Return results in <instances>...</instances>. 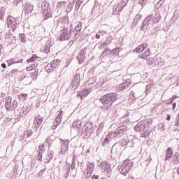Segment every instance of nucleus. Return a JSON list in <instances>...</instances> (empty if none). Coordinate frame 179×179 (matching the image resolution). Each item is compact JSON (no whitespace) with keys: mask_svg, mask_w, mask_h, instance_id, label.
Returning a JSON list of instances; mask_svg holds the SVG:
<instances>
[{"mask_svg":"<svg viewBox=\"0 0 179 179\" xmlns=\"http://www.w3.org/2000/svg\"><path fill=\"white\" fill-rule=\"evenodd\" d=\"M76 9L78 10V9H79V8L80 7V1H77L76 3Z\"/></svg>","mask_w":179,"mask_h":179,"instance_id":"338daca9","label":"nucleus"},{"mask_svg":"<svg viewBox=\"0 0 179 179\" xmlns=\"http://www.w3.org/2000/svg\"><path fill=\"white\" fill-rule=\"evenodd\" d=\"M164 3V1L163 0H159L157 4H156V6L157 8H160V6H162V5H163Z\"/></svg>","mask_w":179,"mask_h":179,"instance_id":"052dcab7","label":"nucleus"},{"mask_svg":"<svg viewBox=\"0 0 179 179\" xmlns=\"http://www.w3.org/2000/svg\"><path fill=\"white\" fill-rule=\"evenodd\" d=\"M92 13H94V15H99L101 13V6H100V3L99 1H95V4L94 8L92 10Z\"/></svg>","mask_w":179,"mask_h":179,"instance_id":"ddd939ff","label":"nucleus"},{"mask_svg":"<svg viewBox=\"0 0 179 179\" xmlns=\"http://www.w3.org/2000/svg\"><path fill=\"white\" fill-rule=\"evenodd\" d=\"M131 94H133L136 99H139V97L142 96V94H141V92L136 90L132 91Z\"/></svg>","mask_w":179,"mask_h":179,"instance_id":"c03bdc74","label":"nucleus"},{"mask_svg":"<svg viewBox=\"0 0 179 179\" xmlns=\"http://www.w3.org/2000/svg\"><path fill=\"white\" fill-rule=\"evenodd\" d=\"M110 139H111V138H110V136L108 134V136H106V137L104 138V140L101 143L102 146H106V145H107V143H109Z\"/></svg>","mask_w":179,"mask_h":179,"instance_id":"c9c22d12","label":"nucleus"},{"mask_svg":"<svg viewBox=\"0 0 179 179\" xmlns=\"http://www.w3.org/2000/svg\"><path fill=\"white\" fill-rule=\"evenodd\" d=\"M93 128V123L92 122H87L86 124L84 125L83 129L82 131L83 134H86L89 132Z\"/></svg>","mask_w":179,"mask_h":179,"instance_id":"aec40b11","label":"nucleus"},{"mask_svg":"<svg viewBox=\"0 0 179 179\" xmlns=\"http://www.w3.org/2000/svg\"><path fill=\"white\" fill-rule=\"evenodd\" d=\"M160 19H162L160 13H156L155 15H153V14L150 15L143 20L141 26V30L143 31L148 29V26H150V24L159 23V22H160Z\"/></svg>","mask_w":179,"mask_h":179,"instance_id":"f03ea898","label":"nucleus"},{"mask_svg":"<svg viewBox=\"0 0 179 179\" xmlns=\"http://www.w3.org/2000/svg\"><path fill=\"white\" fill-rule=\"evenodd\" d=\"M19 38L21 43H26V38L24 37V34H20Z\"/></svg>","mask_w":179,"mask_h":179,"instance_id":"603ef678","label":"nucleus"},{"mask_svg":"<svg viewBox=\"0 0 179 179\" xmlns=\"http://www.w3.org/2000/svg\"><path fill=\"white\" fill-rule=\"evenodd\" d=\"M34 8V7L33 6V5H31L29 3H26L24 7L25 13H27V15H29V13H31V12H33Z\"/></svg>","mask_w":179,"mask_h":179,"instance_id":"393cba45","label":"nucleus"},{"mask_svg":"<svg viewBox=\"0 0 179 179\" xmlns=\"http://www.w3.org/2000/svg\"><path fill=\"white\" fill-rule=\"evenodd\" d=\"M62 110H60L56 117L55 122L52 126V129H56L57 127L61 124V120H62Z\"/></svg>","mask_w":179,"mask_h":179,"instance_id":"f8f14e48","label":"nucleus"},{"mask_svg":"<svg viewBox=\"0 0 179 179\" xmlns=\"http://www.w3.org/2000/svg\"><path fill=\"white\" fill-rule=\"evenodd\" d=\"M69 173H71V166L69 165V164H67L66 168V177L69 176Z\"/></svg>","mask_w":179,"mask_h":179,"instance_id":"864d4df0","label":"nucleus"},{"mask_svg":"<svg viewBox=\"0 0 179 179\" xmlns=\"http://www.w3.org/2000/svg\"><path fill=\"white\" fill-rule=\"evenodd\" d=\"M80 54L83 55L84 58H86V55H87V48L82 49Z\"/></svg>","mask_w":179,"mask_h":179,"instance_id":"de8ad7c7","label":"nucleus"},{"mask_svg":"<svg viewBox=\"0 0 179 179\" xmlns=\"http://www.w3.org/2000/svg\"><path fill=\"white\" fill-rule=\"evenodd\" d=\"M117 99L118 96H117L115 94L109 93L101 97L99 101L103 104L105 111H107L108 110H111V107H113V103H114V101H117Z\"/></svg>","mask_w":179,"mask_h":179,"instance_id":"f257e3e1","label":"nucleus"},{"mask_svg":"<svg viewBox=\"0 0 179 179\" xmlns=\"http://www.w3.org/2000/svg\"><path fill=\"white\" fill-rule=\"evenodd\" d=\"M74 30H76V31H80V30H82V22H80L77 24Z\"/></svg>","mask_w":179,"mask_h":179,"instance_id":"09e8293b","label":"nucleus"},{"mask_svg":"<svg viewBox=\"0 0 179 179\" xmlns=\"http://www.w3.org/2000/svg\"><path fill=\"white\" fill-rule=\"evenodd\" d=\"M110 54H111V49L108 48L102 52L100 58H106V57H108V55H110Z\"/></svg>","mask_w":179,"mask_h":179,"instance_id":"c85d7f7f","label":"nucleus"},{"mask_svg":"<svg viewBox=\"0 0 179 179\" xmlns=\"http://www.w3.org/2000/svg\"><path fill=\"white\" fill-rule=\"evenodd\" d=\"M73 128L76 129H79L82 127V122L80 120H76L73 122Z\"/></svg>","mask_w":179,"mask_h":179,"instance_id":"2f4dec72","label":"nucleus"},{"mask_svg":"<svg viewBox=\"0 0 179 179\" xmlns=\"http://www.w3.org/2000/svg\"><path fill=\"white\" fill-rule=\"evenodd\" d=\"M52 44V41H51V40H48L43 49V52H45L46 54L50 52V48H51Z\"/></svg>","mask_w":179,"mask_h":179,"instance_id":"5701e85b","label":"nucleus"},{"mask_svg":"<svg viewBox=\"0 0 179 179\" xmlns=\"http://www.w3.org/2000/svg\"><path fill=\"white\" fill-rule=\"evenodd\" d=\"M85 58L80 53L77 57V59L79 62V64H83V62L85 61Z\"/></svg>","mask_w":179,"mask_h":179,"instance_id":"a18cd8bd","label":"nucleus"},{"mask_svg":"<svg viewBox=\"0 0 179 179\" xmlns=\"http://www.w3.org/2000/svg\"><path fill=\"white\" fill-rule=\"evenodd\" d=\"M110 44H111V40L110 38H107L102 43H101V48H106Z\"/></svg>","mask_w":179,"mask_h":179,"instance_id":"7c9ffc66","label":"nucleus"},{"mask_svg":"<svg viewBox=\"0 0 179 179\" xmlns=\"http://www.w3.org/2000/svg\"><path fill=\"white\" fill-rule=\"evenodd\" d=\"M80 82V76L79 74H76L71 82L72 87L73 89H78V87H79Z\"/></svg>","mask_w":179,"mask_h":179,"instance_id":"4468645a","label":"nucleus"},{"mask_svg":"<svg viewBox=\"0 0 179 179\" xmlns=\"http://www.w3.org/2000/svg\"><path fill=\"white\" fill-rule=\"evenodd\" d=\"M134 167V162L131 161H124L122 165L117 166V170L120 171V174L122 176H127L131 169Z\"/></svg>","mask_w":179,"mask_h":179,"instance_id":"39448f33","label":"nucleus"},{"mask_svg":"<svg viewBox=\"0 0 179 179\" xmlns=\"http://www.w3.org/2000/svg\"><path fill=\"white\" fill-rule=\"evenodd\" d=\"M12 99H7L6 100V103H5V107L7 111H12V107H11V102Z\"/></svg>","mask_w":179,"mask_h":179,"instance_id":"c756f323","label":"nucleus"},{"mask_svg":"<svg viewBox=\"0 0 179 179\" xmlns=\"http://www.w3.org/2000/svg\"><path fill=\"white\" fill-rule=\"evenodd\" d=\"M176 125L177 127H179V114L177 115L176 117Z\"/></svg>","mask_w":179,"mask_h":179,"instance_id":"774afa93","label":"nucleus"},{"mask_svg":"<svg viewBox=\"0 0 179 179\" xmlns=\"http://www.w3.org/2000/svg\"><path fill=\"white\" fill-rule=\"evenodd\" d=\"M18 97L22 101H25V100H27L28 95L27 94H20Z\"/></svg>","mask_w":179,"mask_h":179,"instance_id":"58836bf2","label":"nucleus"},{"mask_svg":"<svg viewBox=\"0 0 179 179\" xmlns=\"http://www.w3.org/2000/svg\"><path fill=\"white\" fill-rule=\"evenodd\" d=\"M146 48H148V43H143L138 45L135 50H134L133 52H143Z\"/></svg>","mask_w":179,"mask_h":179,"instance_id":"a211bd4d","label":"nucleus"},{"mask_svg":"<svg viewBox=\"0 0 179 179\" xmlns=\"http://www.w3.org/2000/svg\"><path fill=\"white\" fill-rule=\"evenodd\" d=\"M128 1L129 0H122L120 3L123 8H124V6H127V3H128Z\"/></svg>","mask_w":179,"mask_h":179,"instance_id":"4d7b16f0","label":"nucleus"},{"mask_svg":"<svg viewBox=\"0 0 179 179\" xmlns=\"http://www.w3.org/2000/svg\"><path fill=\"white\" fill-rule=\"evenodd\" d=\"M87 174H93V171H94V163L87 162Z\"/></svg>","mask_w":179,"mask_h":179,"instance_id":"6ab92c4d","label":"nucleus"},{"mask_svg":"<svg viewBox=\"0 0 179 179\" xmlns=\"http://www.w3.org/2000/svg\"><path fill=\"white\" fill-rule=\"evenodd\" d=\"M128 129L127 126H120L117 127L114 131H109L108 136L111 139H115V138H121Z\"/></svg>","mask_w":179,"mask_h":179,"instance_id":"423d86ee","label":"nucleus"},{"mask_svg":"<svg viewBox=\"0 0 179 179\" xmlns=\"http://www.w3.org/2000/svg\"><path fill=\"white\" fill-rule=\"evenodd\" d=\"M129 87H131L129 80H128V81L123 83L119 85V89H120V90H128Z\"/></svg>","mask_w":179,"mask_h":179,"instance_id":"4be33fe9","label":"nucleus"},{"mask_svg":"<svg viewBox=\"0 0 179 179\" xmlns=\"http://www.w3.org/2000/svg\"><path fill=\"white\" fill-rule=\"evenodd\" d=\"M31 135H33V131L30 129H28L24 131V138H30Z\"/></svg>","mask_w":179,"mask_h":179,"instance_id":"72a5a7b5","label":"nucleus"},{"mask_svg":"<svg viewBox=\"0 0 179 179\" xmlns=\"http://www.w3.org/2000/svg\"><path fill=\"white\" fill-rule=\"evenodd\" d=\"M92 92V88H87L85 90H82L78 92L77 96L80 97L81 100H83L87 95Z\"/></svg>","mask_w":179,"mask_h":179,"instance_id":"9b49d317","label":"nucleus"},{"mask_svg":"<svg viewBox=\"0 0 179 179\" xmlns=\"http://www.w3.org/2000/svg\"><path fill=\"white\" fill-rule=\"evenodd\" d=\"M141 17H142L141 15H136L134 19L133 23L134 24H138V23H139V20H141Z\"/></svg>","mask_w":179,"mask_h":179,"instance_id":"ea45409f","label":"nucleus"},{"mask_svg":"<svg viewBox=\"0 0 179 179\" xmlns=\"http://www.w3.org/2000/svg\"><path fill=\"white\" fill-rule=\"evenodd\" d=\"M22 61H23V59L19 60L18 62H15V60H13V59H10L8 60H7V63L8 66H10V65L13 64H17L19 62H22Z\"/></svg>","mask_w":179,"mask_h":179,"instance_id":"4c0bfd02","label":"nucleus"},{"mask_svg":"<svg viewBox=\"0 0 179 179\" xmlns=\"http://www.w3.org/2000/svg\"><path fill=\"white\" fill-rule=\"evenodd\" d=\"M73 5H75V1H73L71 3L69 4V6H67V9L69 10H72V7L73 6Z\"/></svg>","mask_w":179,"mask_h":179,"instance_id":"0e129e2a","label":"nucleus"},{"mask_svg":"<svg viewBox=\"0 0 179 179\" xmlns=\"http://www.w3.org/2000/svg\"><path fill=\"white\" fill-rule=\"evenodd\" d=\"M16 107H17V101L15 100L11 103V110H13L14 109L15 114H16V115H17V114H19V113H17V110H16Z\"/></svg>","mask_w":179,"mask_h":179,"instance_id":"473e14b6","label":"nucleus"},{"mask_svg":"<svg viewBox=\"0 0 179 179\" xmlns=\"http://www.w3.org/2000/svg\"><path fill=\"white\" fill-rule=\"evenodd\" d=\"M152 87H153V84H148V85H146L145 87V94L146 96H148V94H149L150 93V89H152Z\"/></svg>","mask_w":179,"mask_h":179,"instance_id":"f704fd0d","label":"nucleus"},{"mask_svg":"<svg viewBox=\"0 0 179 179\" xmlns=\"http://www.w3.org/2000/svg\"><path fill=\"white\" fill-rule=\"evenodd\" d=\"M36 159V160H38L39 162H41V160H43V154L38 153Z\"/></svg>","mask_w":179,"mask_h":179,"instance_id":"bf43d9fd","label":"nucleus"},{"mask_svg":"<svg viewBox=\"0 0 179 179\" xmlns=\"http://www.w3.org/2000/svg\"><path fill=\"white\" fill-rule=\"evenodd\" d=\"M129 142V139H123L121 141V146H128V143Z\"/></svg>","mask_w":179,"mask_h":179,"instance_id":"3c124183","label":"nucleus"},{"mask_svg":"<svg viewBox=\"0 0 179 179\" xmlns=\"http://www.w3.org/2000/svg\"><path fill=\"white\" fill-rule=\"evenodd\" d=\"M62 142V155H64V153L68 152V145H69V141L68 140H61Z\"/></svg>","mask_w":179,"mask_h":179,"instance_id":"dca6fc26","label":"nucleus"},{"mask_svg":"<svg viewBox=\"0 0 179 179\" xmlns=\"http://www.w3.org/2000/svg\"><path fill=\"white\" fill-rule=\"evenodd\" d=\"M31 108H29V106H24L22 108L20 113H19L20 117H23V115H27L28 113H30Z\"/></svg>","mask_w":179,"mask_h":179,"instance_id":"a878e982","label":"nucleus"},{"mask_svg":"<svg viewBox=\"0 0 179 179\" xmlns=\"http://www.w3.org/2000/svg\"><path fill=\"white\" fill-rule=\"evenodd\" d=\"M76 157H73V162L71 163V170H74L75 167H76Z\"/></svg>","mask_w":179,"mask_h":179,"instance_id":"49530a36","label":"nucleus"},{"mask_svg":"<svg viewBox=\"0 0 179 179\" xmlns=\"http://www.w3.org/2000/svg\"><path fill=\"white\" fill-rule=\"evenodd\" d=\"M173 153H174V151L173 150V148L170 147L166 150V155L167 156H173Z\"/></svg>","mask_w":179,"mask_h":179,"instance_id":"37998d69","label":"nucleus"},{"mask_svg":"<svg viewBox=\"0 0 179 179\" xmlns=\"http://www.w3.org/2000/svg\"><path fill=\"white\" fill-rule=\"evenodd\" d=\"M122 145L120 144L116 143L112 147V152H115V153H121Z\"/></svg>","mask_w":179,"mask_h":179,"instance_id":"b1692460","label":"nucleus"},{"mask_svg":"<svg viewBox=\"0 0 179 179\" xmlns=\"http://www.w3.org/2000/svg\"><path fill=\"white\" fill-rule=\"evenodd\" d=\"M152 62H153L155 66H162V65L164 64V61H163V59L157 57H154Z\"/></svg>","mask_w":179,"mask_h":179,"instance_id":"f3484780","label":"nucleus"},{"mask_svg":"<svg viewBox=\"0 0 179 179\" xmlns=\"http://www.w3.org/2000/svg\"><path fill=\"white\" fill-rule=\"evenodd\" d=\"M32 76H37L38 75V69H35L34 71L31 73Z\"/></svg>","mask_w":179,"mask_h":179,"instance_id":"680f3d73","label":"nucleus"},{"mask_svg":"<svg viewBox=\"0 0 179 179\" xmlns=\"http://www.w3.org/2000/svg\"><path fill=\"white\" fill-rule=\"evenodd\" d=\"M103 129H104V123L101 122L99 124L98 129L96 130V136H101V134H103Z\"/></svg>","mask_w":179,"mask_h":179,"instance_id":"bb28decb","label":"nucleus"},{"mask_svg":"<svg viewBox=\"0 0 179 179\" xmlns=\"http://www.w3.org/2000/svg\"><path fill=\"white\" fill-rule=\"evenodd\" d=\"M53 157H54V154H52V152H50L46 163H50V162H51V160H52Z\"/></svg>","mask_w":179,"mask_h":179,"instance_id":"6e6d98bb","label":"nucleus"},{"mask_svg":"<svg viewBox=\"0 0 179 179\" xmlns=\"http://www.w3.org/2000/svg\"><path fill=\"white\" fill-rule=\"evenodd\" d=\"M145 127H149V125H152V123L153 122L152 121V119H147L145 120L142 121Z\"/></svg>","mask_w":179,"mask_h":179,"instance_id":"79ce46f5","label":"nucleus"},{"mask_svg":"<svg viewBox=\"0 0 179 179\" xmlns=\"http://www.w3.org/2000/svg\"><path fill=\"white\" fill-rule=\"evenodd\" d=\"M20 23V18L16 17L15 18L13 16H8L7 17V25L8 27H11L13 31L17 27V24Z\"/></svg>","mask_w":179,"mask_h":179,"instance_id":"6e6552de","label":"nucleus"},{"mask_svg":"<svg viewBox=\"0 0 179 179\" xmlns=\"http://www.w3.org/2000/svg\"><path fill=\"white\" fill-rule=\"evenodd\" d=\"M71 33H72V29L64 27V29L60 31L59 40L60 41H65L71 38Z\"/></svg>","mask_w":179,"mask_h":179,"instance_id":"0eeeda50","label":"nucleus"},{"mask_svg":"<svg viewBox=\"0 0 179 179\" xmlns=\"http://www.w3.org/2000/svg\"><path fill=\"white\" fill-rule=\"evenodd\" d=\"M60 62H61V61L58 59L53 60L52 62H51L50 64H48L47 65V66L45 67V71L48 73L51 72V71H53L54 69H55L58 68V66H59Z\"/></svg>","mask_w":179,"mask_h":179,"instance_id":"1a4fd4ad","label":"nucleus"},{"mask_svg":"<svg viewBox=\"0 0 179 179\" xmlns=\"http://www.w3.org/2000/svg\"><path fill=\"white\" fill-rule=\"evenodd\" d=\"M95 82H96V80L93 78H90L89 80L87 82V85H89L88 89H92V86H93Z\"/></svg>","mask_w":179,"mask_h":179,"instance_id":"a19ab883","label":"nucleus"},{"mask_svg":"<svg viewBox=\"0 0 179 179\" xmlns=\"http://www.w3.org/2000/svg\"><path fill=\"white\" fill-rule=\"evenodd\" d=\"M158 130L160 131V132H164V131H166V124H164V123H160L158 126Z\"/></svg>","mask_w":179,"mask_h":179,"instance_id":"e433bc0d","label":"nucleus"},{"mask_svg":"<svg viewBox=\"0 0 179 179\" xmlns=\"http://www.w3.org/2000/svg\"><path fill=\"white\" fill-rule=\"evenodd\" d=\"M124 7L120 3H116L113 7V13L114 15H118L119 12H121Z\"/></svg>","mask_w":179,"mask_h":179,"instance_id":"412c9836","label":"nucleus"},{"mask_svg":"<svg viewBox=\"0 0 179 179\" xmlns=\"http://www.w3.org/2000/svg\"><path fill=\"white\" fill-rule=\"evenodd\" d=\"M3 8H0V20H2L3 19Z\"/></svg>","mask_w":179,"mask_h":179,"instance_id":"e2e57ef3","label":"nucleus"},{"mask_svg":"<svg viewBox=\"0 0 179 179\" xmlns=\"http://www.w3.org/2000/svg\"><path fill=\"white\" fill-rule=\"evenodd\" d=\"M149 55H150V48H148L145 52L139 55L138 57L139 58H142L143 59H146V58H148Z\"/></svg>","mask_w":179,"mask_h":179,"instance_id":"cd10ccee","label":"nucleus"},{"mask_svg":"<svg viewBox=\"0 0 179 179\" xmlns=\"http://www.w3.org/2000/svg\"><path fill=\"white\" fill-rule=\"evenodd\" d=\"M173 159H174V164H177L179 162V154L178 153H176L173 156Z\"/></svg>","mask_w":179,"mask_h":179,"instance_id":"8fccbe9b","label":"nucleus"},{"mask_svg":"<svg viewBox=\"0 0 179 179\" xmlns=\"http://www.w3.org/2000/svg\"><path fill=\"white\" fill-rule=\"evenodd\" d=\"M134 130L136 132H141V138H149L150 136V134H152V131L150 127L148 126H145V123L142 121L138 122L135 127Z\"/></svg>","mask_w":179,"mask_h":179,"instance_id":"7ed1b4c3","label":"nucleus"},{"mask_svg":"<svg viewBox=\"0 0 179 179\" xmlns=\"http://www.w3.org/2000/svg\"><path fill=\"white\" fill-rule=\"evenodd\" d=\"M45 150L44 148V145L39 146V148L38 150V153H40L41 155H43V152Z\"/></svg>","mask_w":179,"mask_h":179,"instance_id":"5fc2aeb1","label":"nucleus"},{"mask_svg":"<svg viewBox=\"0 0 179 179\" xmlns=\"http://www.w3.org/2000/svg\"><path fill=\"white\" fill-rule=\"evenodd\" d=\"M41 10L45 20L50 19L52 16V12L51 11V6H50V3L47 1H43L41 5Z\"/></svg>","mask_w":179,"mask_h":179,"instance_id":"20e7f679","label":"nucleus"},{"mask_svg":"<svg viewBox=\"0 0 179 179\" xmlns=\"http://www.w3.org/2000/svg\"><path fill=\"white\" fill-rule=\"evenodd\" d=\"M43 117H41V116H40L39 115H38L34 120V128H40V126L41 125V124H43Z\"/></svg>","mask_w":179,"mask_h":179,"instance_id":"2eb2a0df","label":"nucleus"},{"mask_svg":"<svg viewBox=\"0 0 179 179\" xmlns=\"http://www.w3.org/2000/svg\"><path fill=\"white\" fill-rule=\"evenodd\" d=\"M123 118H127L130 122H134V121H136V113L132 110H127L124 115Z\"/></svg>","mask_w":179,"mask_h":179,"instance_id":"9d476101","label":"nucleus"},{"mask_svg":"<svg viewBox=\"0 0 179 179\" xmlns=\"http://www.w3.org/2000/svg\"><path fill=\"white\" fill-rule=\"evenodd\" d=\"M171 157H173V156L165 155L164 162H166V163H167V162H170V160H171Z\"/></svg>","mask_w":179,"mask_h":179,"instance_id":"13d9d810","label":"nucleus"},{"mask_svg":"<svg viewBox=\"0 0 179 179\" xmlns=\"http://www.w3.org/2000/svg\"><path fill=\"white\" fill-rule=\"evenodd\" d=\"M129 99L131 100V101H135L136 100V98H135V96L132 94L129 95Z\"/></svg>","mask_w":179,"mask_h":179,"instance_id":"69168bd1","label":"nucleus"}]
</instances>
